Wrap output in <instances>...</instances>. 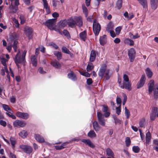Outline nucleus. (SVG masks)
<instances>
[{"instance_id":"obj_52","label":"nucleus","mask_w":158,"mask_h":158,"mask_svg":"<svg viewBox=\"0 0 158 158\" xmlns=\"http://www.w3.org/2000/svg\"><path fill=\"white\" fill-rule=\"evenodd\" d=\"M20 19L21 20L20 23L21 24H23L26 20V18L23 15H21L20 16Z\"/></svg>"},{"instance_id":"obj_58","label":"nucleus","mask_w":158,"mask_h":158,"mask_svg":"<svg viewBox=\"0 0 158 158\" xmlns=\"http://www.w3.org/2000/svg\"><path fill=\"white\" fill-rule=\"evenodd\" d=\"M121 29L122 27H118L115 29V31L117 35H118L119 34L121 31Z\"/></svg>"},{"instance_id":"obj_51","label":"nucleus","mask_w":158,"mask_h":158,"mask_svg":"<svg viewBox=\"0 0 158 158\" xmlns=\"http://www.w3.org/2000/svg\"><path fill=\"white\" fill-rule=\"evenodd\" d=\"M125 114L127 118H129L130 115V113L129 111L127 109L126 107L125 108Z\"/></svg>"},{"instance_id":"obj_47","label":"nucleus","mask_w":158,"mask_h":158,"mask_svg":"<svg viewBox=\"0 0 158 158\" xmlns=\"http://www.w3.org/2000/svg\"><path fill=\"white\" fill-rule=\"evenodd\" d=\"M43 2L44 8L46 10H49V7L48 6V3L47 0H42Z\"/></svg>"},{"instance_id":"obj_34","label":"nucleus","mask_w":158,"mask_h":158,"mask_svg":"<svg viewBox=\"0 0 158 158\" xmlns=\"http://www.w3.org/2000/svg\"><path fill=\"white\" fill-rule=\"evenodd\" d=\"M27 135V131L23 130L20 132L19 133V135L23 138H25Z\"/></svg>"},{"instance_id":"obj_16","label":"nucleus","mask_w":158,"mask_h":158,"mask_svg":"<svg viewBox=\"0 0 158 158\" xmlns=\"http://www.w3.org/2000/svg\"><path fill=\"white\" fill-rule=\"evenodd\" d=\"M6 73L7 74V77L9 79V81H10V75L9 74V73L7 67H4L2 68L0 71V74L3 76H4L5 73Z\"/></svg>"},{"instance_id":"obj_7","label":"nucleus","mask_w":158,"mask_h":158,"mask_svg":"<svg viewBox=\"0 0 158 158\" xmlns=\"http://www.w3.org/2000/svg\"><path fill=\"white\" fill-rule=\"evenodd\" d=\"M56 19H50L47 20L44 23V24L50 30H52L53 26L56 24Z\"/></svg>"},{"instance_id":"obj_35","label":"nucleus","mask_w":158,"mask_h":158,"mask_svg":"<svg viewBox=\"0 0 158 158\" xmlns=\"http://www.w3.org/2000/svg\"><path fill=\"white\" fill-rule=\"evenodd\" d=\"M107 155L110 156L114 157V153H113L111 150L110 148H108L106 150Z\"/></svg>"},{"instance_id":"obj_15","label":"nucleus","mask_w":158,"mask_h":158,"mask_svg":"<svg viewBox=\"0 0 158 158\" xmlns=\"http://www.w3.org/2000/svg\"><path fill=\"white\" fill-rule=\"evenodd\" d=\"M145 75H143L141 76L139 82L137 84V88L138 89L140 88L143 86L145 82Z\"/></svg>"},{"instance_id":"obj_31","label":"nucleus","mask_w":158,"mask_h":158,"mask_svg":"<svg viewBox=\"0 0 158 158\" xmlns=\"http://www.w3.org/2000/svg\"><path fill=\"white\" fill-rule=\"evenodd\" d=\"M68 143L67 142H65L63 143L60 146L57 145L55 146V148L56 150H60L64 148Z\"/></svg>"},{"instance_id":"obj_5","label":"nucleus","mask_w":158,"mask_h":158,"mask_svg":"<svg viewBox=\"0 0 158 158\" xmlns=\"http://www.w3.org/2000/svg\"><path fill=\"white\" fill-rule=\"evenodd\" d=\"M123 80L122 85H121V88L122 89L125 88L128 90H130L131 89V85L129 82L128 77L126 74H124L123 76Z\"/></svg>"},{"instance_id":"obj_10","label":"nucleus","mask_w":158,"mask_h":158,"mask_svg":"<svg viewBox=\"0 0 158 158\" xmlns=\"http://www.w3.org/2000/svg\"><path fill=\"white\" fill-rule=\"evenodd\" d=\"M97 116L99 123L102 126H104L105 124V120L103 114L100 112H97Z\"/></svg>"},{"instance_id":"obj_18","label":"nucleus","mask_w":158,"mask_h":158,"mask_svg":"<svg viewBox=\"0 0 158 158\" xmlns=\"http://www.w3.org/2000/svg\"><path fill=\"white\" fill-rule=\"evenodd\" d=\"M96 57V54L95 51L94 50H91L90 55L89 61L91 62H94L95 60Z\"/></svg>"},{"instance_id":"obj_3","label":"nucleus","mask_w":158,"mask_h":158,"mask_svg":"<svg viewBox=\"0 0 158 158\" xmlns=\"http://www.w3.org/2000/svg\"><path fill=\"white\" fill-rule=\"evenodd\" d=\"M26 53L27 51L24 50L23 52L22 56L21 57L20 51H18L17 54L15 56V61L18 68H20V66L18 64L22 63L23 65H25V58Z\"/></svg>"},{"instance_id":"obj_48","label":"nucleus","mask_w":158,"mask_h":158,"mask_svg":"<svg viewBox=\"0 0 158 158\" xmlns=\"http://www.w3.org/2000/svg\"><path fill=\"white\" fill-rule=\"evenodd\" d=\"M62 52L66 54H70V51L66 47L63 46L62 48Z\"/></svg>"},{"instance_id":"obj_9","label":"nucleus","mask_w":158,"mask_h":158,"mask_svg":"<svg viewBox=\"0 0 158 158\" xmlns=\"http://www.w3.org/2000/svg\"><path fill=\"white\" fill-rule=\"evenodd\" d=\"M135 51L133 48L130 49L128 51V56L131 62H132L135 57Z\"/></svg>"},{"instance_id":"obj_39","label":"nucleus","mask_w":158,"mask_h":158,"mask_svg":"<svg viewBox=\"0 0 158 158\" xmlns=\"http://www.w3.org/2000/svg\"><path fill=\"white\" fill-rule=\"evenodd\" d=\"M151 8L154 10L156 9L157 7L158 2H150Z\"/></svg>"},{"instance_id":"obj_6","label":"nucleus","mask_w":158,"mask_h":158,"mask_svg":"<svg viewBox=\"0 0 158 158\" xmlns=\"http://www.w3.org/2000/svg\"><path fill=\"white\" fill-rule=\"evenodd\" d=\"M101 27L100 24L97 23L96 19H94L93 24V29L95 35H98L101 30Z\"/></svg>"},{"instance_id":"obj_36","label":"nucleus","mask_w":158,"mask_h":158,"mask_svg":"<svg viewBox=\"0 0 158 158\" xmlns=\"http://www.w3.org/2000/svg\"><path fill=\"white\" fill-rule=\"evenodd\" d=\"M10 141L11 142L12 148L14 150L15 148V145L16 143V141L14 138L11 137L10 138Z\"/></svg>"},{"instance_id":"obj_28","label":"nucleus","mask_w":158,"mask_h":158,"mask_svg":"<svg viewBox=\"0 0 158 158\" xmlns=\"http://www.w3.org/2000/svg\"><path fill=\"white\" fill-rule=\"evenodd\" d=\"M105 1V0H96V1L92 6V8L95 9H97L98 7L100 2H103Z\"/></svg>"},{"instance_id":"obj_33","label":"nucleus","mask_w":158,"mask_h":158,"mask_svg":"<svg viewBox=\"0 0 158 158\" xmlns=\"http://www.w3.org/2000/svg\"><path fill=\"white\" fill-rule=\"evenodd\" d=\"M94 68V66L92 63H89L87 66L86 70L88 72H90Z\"/></svg>"},{"instance_id":"obj_45","label":"nucleus","mask_w":158,"mask_h":158,"mask_svg":"<svg viewBox=\"0 0 158 158\" xmlns=\"http://www.w3.org/2000/svg\"><path fill=\"white\" fill-rule=\"evenodd\" d=\"M140 150L138 146H134L133 147L132 150L135 153H138Z\"/></svg>"},{"instance_id":"obj_24","label":"nucleus","mask_w":158,"mask_h":158,"mask_svg":"<svg viewBox=\"0 0 158 158\" xmlns=\"http://www.w3.org/2000/svg\"><path fill=\"white\" fill-rule=\"evenodd\" d=\"M2 107L8 113L10 114L13 113V111L9 107V106L6 104H3Z\"/></svg>"},{"instance_id":"obj_41","label":"nucleus","mask_w":158,"mask_h":158,"mask_svg":"<svg viewBox=\"0 0 158 158\" xmlns=\"http://www.w3.org/2000/svg\"><path fill=\"white\" fill-rule=\"evenodd\" d=\"M131 140L129 137H127L125 139V143L127 147H129L131 144Z\"/></svg>"},{"instance_id":"obj_56","label":"nucleus","mask_w":158,"mask_h":158,"mask_svg":"<svg viewBox=\"0 0 158 158\" xmlns=\"http://www.w3.org/2000/svg\"><path fill=\"white\" fill-rule=\"evenodd\" d=\"M123 105H124L126 102L127 97L126 95L124 93H123Z\"/></svg>"},{"instance_id":"obj_63","label":"nucleus","mask_w":158,"mask_h":158,"mask_svg":"<svg viewBox=\"0 0 158 158\" xmlns=\"http://www.w3.org/2000/svg\"><path fill=\"white\" fill-rule=\"evenodd\" d=\"M0 124L1 125L3 126L4 127H5L6 125V122L2 120H1L0 121Z\"/></svg>"},{"instance_id":"obj_17","label":"nucleus","mask_w":158,"mask_h":158,"mask_svg":"<svg viewBox=\"0 0 158 158\" xmlns=\"http://www.w3.org/2000/svg\"><path fill=\"white\" fill-rule=\"evenodd\" d=\"M106 31L109 32L111 36L113 37H114L116 36V34L113 30V27L110 26V24H108L106 28Z\"/></svg>"},{"instance_id":"obj_55","label":"nucleus","mask_w":158,"mask_h":158,"mask_svg":"<svg viewBox=\"0 0 158 158\" xmlns=\"http://www.w3.org/2000/svg\"><path fill=\"white\" fill-rule=\"evenodd\" d=\"M19 0H14L12 3H14L15 6V10H18V9L17 8V6L19 4Z\"/></svg>"},{"instance_id":"obj_49","label":"nucleus","mask_w":158,"mask_h":158,"mask_svg":"<svg viewBox=\"0 0 158 158\" xmlns=\"http://www.w3.org/2000/svg\"><path fill=\"white\" fill-rule=\"evenodd\" d=\"M62 33V34H63L64 35L66 36L68 39L70 38V35L69 33L66 30H64Z\"/></svg>"},{"instance_id":"obj_62","label":"nucleus","mask_w":158,"mask_h":158,"mask_svg":"<svg viewBox=\"0 0 158 158\" xmlns=\"http://www.w3.org/2000/svg\"><path fill=\"white\" fill-rule=\"evenodd\" d=\"M156 117V116L155 114H152L150 116V119L152 120H154Z\"/></svg>"},{"instance_id":"obj_60","label":"nucleus","mask_w":158,"mask_h":158,"mask_svg":"<svg viewBox=\"0 0 158 158\" xmlns=\"http://www.w3.org/2000/svg\"><path fill=\"white\" fill-rule=\"evenodd\" d=\"M12 46L11 45V44L10 43L8 44V46L6 48V49L8 50L9 52H10L11 50L12 49Z\"/></svg>"},{"instance_id":"obj_59","label":"nucleus","mask_w":158,"mask_h":158,"mask_svg":"<svg viewBox=\"0 0 158 158\" xmlns=\"http://www.w3.org/2000/svg\"><path fill=\"white\" fill-rule=\"evenodd\" d=\"M145 122V119L144 118L141 119L139 122V125L140 127H143L144 126V123Z\"/></svg>"},{"instance_id":"obj_19","label":"nucleus","mask_w":158,"mask_h":158,"mask_svg":"<svg viewBox=\"0 0 158 158\" xmlns=\"http://www.w3.org/2000/svg\"><path fill=\"white\" fill-rule=\"evenodd\" d=\"M100 44L102 45H104L107 42V39L106 35H105L100 37L99 39Z\"/></svg>"},{"instance_id":"obj_27","label":"nucleus","mask_w":158,"mask_h":158,"mask_svg":"<svg viewBox=\"0 0 158 158\" xmlns=\"http://www.w3.org/2000/svg\"><path fill=\"white\" fill-rule=\"evenodd\" d=\"M80 37L83 41H85L86 40L87 33L85 31H84L82 32L80 34Z\"/></svg>"},{"instance_id":"obj_29","label":"nucleus","mask_w":158,"mask_h":158,"mask_svg":"<svg viewBox=\"0 0 158 158\" xmlns=\"http://www.w3.org/2000/svg\"><path fill=\"white\" fill-rule=\"evenodd\" d=\"M124 42L125 44L130 46H133L134 44V41L132 40L129 38H127L125 39L124 40Z\"/></svg>"},{"instance_id":"obj_50","label":"nucleus","mask_w":158,"mask_h":158,"mask_svg":"<svg viewBox=\"0 0 158 158\" xmlns=\"http://www.w3.org/2000/svg\"><path fill=\"white\" fill-rule=\"evenodd\" d=\"M18 42L17 40H15L14 41V42L12 44V47L14 49V50L15 52H16L17 51V44H18Z\"/></svg>"},{"instance_id":"obj_46","label":"nucleus","mask_w":158,"mask_h":158,"mask_svg":"<svg viewBox=\"0 0 158 158\" xmlns=\"http://www.w3.org/2000/svg\"><path fill=\"white\" fill-rule=\"evenodd\" d=\"M122 0H118L116 2V6L118 9L121 8L122 6Z\"/></svg>"},{"instance_id":"obj_61","label":"nucleus","mask_w":158,"mask_h":158,"mask_svg":"<svg viewBox=\"0 0 158 158\" xmlns=\"http://www.w3.org/2000/svg\"><path fill=\"white\" fill-rule=\"evenodd\" d=\"M6 113L7 115H8L10 117L12 118L13 119H16L15 116L14 115H13L12 114L13 113L10 114V113H9L7 112H6Z\"/></svg>"},{"instance_id":"obj_54","label":"nucleus","mask_w":158,"mask_h":158,"mask_svg":"<svg viewBox=\"0 0 158 158\" xmlns=\"http://www.w3.org/2000/svg\"><path fill=\"white\" fill-rule=\"evenodd\" d=\"M121 105H119L118 106L116 107V113L118 115H119L120 114L121 112Z\"/></svg>"},{"instance_id":"obj_43","label":"nucleus","mask_w":158,"mask_h":158,"mask_svg":"<svg viewBox=\"0 0 158 158\" xmlns=\"http://www.w3.org/2000/svg\"><path fill=\"white\" fill-rule=\"evenodd\" d=\"M17 35L16 34H14L10 35L9 40L11 41H14L15 40H17Z\"/></svg>"},{"instance_id":"obj_38","label":"nucleus","mask_w":158,"mask_h":158,"mask_svg":"<svg viewBox=\"0 0 158 158\" xmlns=\"http://www.w3.org/2000/svg\"><path fill=\"white\" fill-rule=\"evenodd\" d=\"M54 55L56 56L58 60H60L62 58L61 53L60 52L55 51L54 52Z\"/></svg>"},{"instance_id":"obj_1","label":"nucleus","mask_w":158,"mask_h":158,"mask_svg":"<svg viewBox=\"0 0 158 158\" xmlns=\"http://www.w3.org/2000/svg\"><path fill=\"white\" fill-rule=\"evenodd\" d=\"M67 24L71 27H73L76 25L80 27L82 25V18L81 16H74L70 18L68 20L61 21L59 23L58 28L63 29Z\"/></svg>"},{"instance_id":"obj_23","label":"nucleus","mask_w":158,"mask_h":158,"mask_svg":"<svg viewBox=\"0 0 158 158\" xmlns=\"http://www.w3.org/2000/svg\"><path fill=\"white\" fill-rule=\"evenodd\" d=\"M82 142L88 145L91 148H94V144L89 139H83L82 140Z\"/></svg>"},{"instance_id":"obj_22","label":"nucleus","mask_w":158,"mask_h":158,"mask_svg":"<svg viewBox=\"0 0 158 158\" xmlns=\"http://www.w3.org/2000/svg\"><path fill=\"white\" fill-rule=\"evenodd\" d=\"M68 77L69 78L73 81H75L77 79L75 74L72 71H71L70 73L68 74Z\"/></svg>"},{"instance_id":"obj_64","label":"nucleus","mask_w":158,"mask_h":158,"mask_svg":"<svg viewBox=\"0 0 158 158\" xmlns=\"http://www.w3.org/2000/svg\"><path fill=\"white\" fill-rule=\"evenodd\" d=\"M9 157L10 158H16V155L10 152Z\"/></svg>"},{"instance_id":"obj_57","label":"nucleus","mask_w":158,"mask_h":158,"mask_svg":"<svg viewBox=\"0 0 158 158\" xmlns=\"http://www.w3.org/2000/svg\"><path fill=\"white\" fill-rule=\"evenodd\" d=\"M13 23L15 24V26L17 28H18L19 26V23L18 20L15 19H13Z\"/></svg>"},{"instance_id":"obj_30","label":"nucleus","mask_w":158,"mask_h":158,"mask_svg":"<svg viewBox=\"0 0 158 158\" xmlns=\"http://www.w3.org/2000/svg\"><path fill=\"white\" fill-rule=\"evenodd\" d=\"M151 139V134L149 131H148L146 134V143L147 144H148L150 141Z\"/></svg>"},{"instance_id":"obj_13","label":"nucleus","mask_w":158,"mask_h":158,"mask_svg":"<svg viewBox=\"0 0 158 158\" xmlns=\"http://www.w3.org/2000/svg\"><path fill=\"white\" fill-rule=\"evenodd\" d=\"M16 115L18 117L25 119H27L29 117V115L28 114L19 111L16 112Z\"/></svg>"},{"instance_id":"obj_26","label":"nucleus","mask_w":158,"mask_h":158,"mask_svg":"<svg viewBox=\"0 0 158 158\" xmlns=\"http://www.w3.org/2000/svg\"><path fill=\"white\" fill-rule=\"evenodd\" d=\"M31 60L33 66L36 67L37 64V60L35 56L32 55L31 57Z\"/></svg>"},{"instance_id":"obj_11","label":"nucleus","mask_w":158,"mask_h":158,"mask_svg":"<svg viewBox=\"0 0 158 158\" xmlns=\"http://www.w3.org/2000/svg\"><path fill=\"white\" fill-rule=\"evenodd\" d=\"M26 125L25 122L19 120H16L13 123L14 127H23Z\"/></svg>"},{"instance_id":"obj_53","label":"nucleus","mask_w":158,"mask_h":158,"mask_svg":"<svg viewBox=\"0 0 158 158\" xmlns=\"http://www.w3.org/2000/svg\"><path fill=\"white\" fill-rule=\"evenodd\" d=\"M8 61L5 58H2L1 59V61L2 64L4 67H6V62Z\"/></svg>"},{"instance_id":"obj_40","label":"nucleus","mask_w":158,"mask_h":158,"mask_svg":"<svg viewBox=\"0 0 158 158\" xmlns=\"http://www.w3.org/2000/svg\"><path fill=\"white\" fill-rule=\"evenodd\" d=\"M88 136L91 138L95 137L96 135L94 131L93 130H91L88 134Z\"/></svg>"},{"instance_id":"obj_20","label":"nucleus","mask_w":158,"mask_h":158,"mask_svg":"<svg viewBox=\"0 0 158 158\" xmlns=\"http://www.w3.org/2000/svg\"><path fill=\"white\" fill-rule=\"evenodd\" d=\"M35 139L39 143H43L44 142V139L43 137L39 134H35Z\"/></svg>"},{"instance_id":"obj_44","label":"nucleus","mask_w":158,"mask_h":158,"mask_svg":"<svg viewBox=\"0 0 158 158\" xmlns=\"http://www.w3.org/2000/svg\"><path fill=\"white\" fill-rule=\"evenodd\" d=\"M153 143L154 144L155 149L158 152V140L155 139L153 141Z\"/></svg>"},{"instance_id":"obj_25","label":"nucleus","mask_w":158,"mask_h":158,"mask_svg":"<svg viewBox=\"0 0 158 158\" xmlns=\"http://www.w3.org/2000/svg\"><path fill=\"white\" fill-rule=\"evenodd\" d=\"M51 64L56 68H60L61 67V64L56 60L53 61L51 62Z\"/></svg>"},{"instance_id":"obj_4","label":"nucleus","mask_w":158,"mask_h":158,"mask_svg":"<svg viewBox=\"0 0 158 158\" xmlns=\"http://www.w3.org/2000/svg\"><path fill=\"white\" fill-rule=\"evenodd\" d=\"M154 81L152 80H150L148 84V91L149 93L151 94L153 91L154 97L157 98L158 97V84L154 85Z\"/></svg>"},{"instance_id":"obj_42","label":"nucleus","mask_w":158,"mask_h":158,"mask_svg":"<svg viewBox=\"0 0 158 158\" xmlns=\"http://www.w3.org/2000/svg\"><path fill=\"white\" fill-rule=\"evenodd\" d=\"M93 126L94 130L96 131L99 130L100 129V127L99 126L97 122H94L93 123Z\"/></svg>"},{"instance_id":"obj_12","label":"nucleus","mask_w":158,"mask_h":158,"mask_svg":"<svg viewBox=\"0 0 158 158\" xmlns=\"http://www.w3.org/2000/svg\"><path fill=\"white\" fill-rule=\"evenodd\" d=\"M103 108L102 109L103 112L104 113V115L106 117H108L110 114V109L108 106L105 105H103L102 106Z\"/></svg>"},{"instance_id":"obj_32","label":"nucleus","mask_w":158,"mask_h":158,"mask_svg":"<svg viewBox=\"0 0 158 158\" xmlns=\"http://www.w3.org/2000/svg\"><path fill=\"white\" fill-rule=\"evenodd\" d=\"M113 117L114 120L115 124H121V120L118 119L115 115H114L113 116Z\"/></svg>"},{"instance_id":"obj_14","label":"nucleus","mask_w":158,"mask_h":158,"mask_svg":"<svg viewBox=\"0 0 158 158\" xmlns=\"http://www.w3.org/2000/svg\"><path fill=\"white\" fill-rule=\"evenodd\" d=\"M25 33L28 37L29 39H31L32 37V33L33 32V29L29 27H26L25 28Z\"/></svg>"},{"instance_id":"obj_21","label":"nucleus","mask_w":158,"mask_h":158,"mask_svg":"<svg viewBox=\"0 0 158 158\" xmlns=\"http://www.w3.org/2000/svg\"><path fill=\"white\" fill-rule=\"evenodd\" d=\"M139 2L143 6V9H148L147 0H138Z\"/></svg>"},{"instance_id":"obj_8","label":"nucleus","mask_w":158,"mask_h":158,"mask_svg":"<svg viewBox=\"0 0 158 158\" xmlns=\"http://www.w3.org/2000/svg\"><path fill=\"white\" fill-rule=\"evenodd\" d=\"M19 148L22 150L24 152L29 154L31 153L33 150L31 147L28 145H21L20 146Z\"/></svg>"},{"instance_id":"obj_37","label":"nucleus","mask_w":158,"mask_h":158,"mask_svg":"<svg viewBox=\"0 0 158 158\" xmlns=\"http://www.w3.org/2000/svg\"><path fill=\"white\" fill-rule=\"evenodd\" d=\"M146 74L149 78H151L152 75V73L149 68H147L145 70Z\"/></svg>"},{"instance_id":"obj_2","label":"nucleus","mask_w":158,"mask_h":158,"mask_svg":"<svg viewBox=\"0 0 158 158\" xmlns=\"http://www.w3.org/2000/svg\"><path fill=\"white\" fill-rule=\"evenodd\" d=\"M98 74L102 78L104 77L106 80H108L111 76L110 70L107 68L106 64H102L99 69Z\"/></svg>"}]
</instances>
